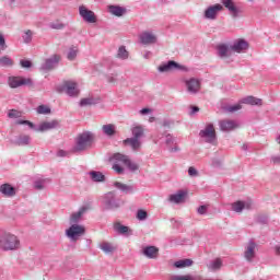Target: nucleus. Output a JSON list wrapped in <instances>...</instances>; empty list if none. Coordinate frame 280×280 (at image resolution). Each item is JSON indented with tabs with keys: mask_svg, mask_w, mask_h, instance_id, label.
Segmentation results:
<instances>
[{
	"mask_svg": "<svg viewBox=\"0 0 280 280\" xmlns=\"http://www.w3.org/2000/svg\"><path fill=\"white\" fill-rule=\"evenodd\" d=\"M93 141H95V136H93L90 131H84L79 133L74 139V145L71 149L72 154H80L82 152H86L93 145Z\"/></svg>",
	"mask_w": 280,
	"mask_h": 280,
	"instance_id": "f257e3e1",
	"label": "nucleus"
},
{
	"mask_svg": "<svg viewBox=\"0 0 280 280\" xmlns=\"http://www.w3.org/2000/svg\"><path fill=\"white\" fill-rule=\"evenodd\" d=\"M0 248L2 250H19L21 241L14 234H4L0 236Z\"/></svg>",
	"mask_w": 280,
	"mask_h": 280,
	"instance_id": "f03ea898",
	"label": "nucleus"
},
{
	"mask_svg": "<svg viewBox=\"0 0 280 280\" xmlns=\"http://www.w3.org/2000/svg\"><path fill=\"white\" fill-rule=\"evenodd\" d=\"M102 205L104 209H107V210L119 209V207H121V203L119 202L117 197H115V192L113 191H109L105 196H103Z\"/></svg>",
	"mask_w": 280,
	"mask_h": 280,
	"instance_id": "7ed1b4c3",
	"label": "nucleus"
},
{
	"mask_svg": "<svg viewBox=\"0 0 280 280\" xmlns=\"http://www.w3.org/2000/svg\"><path fill=\"white\" fill-rule=\"evenodd\" d=\"M128 155H124L121 153H115L112 158L110 161H113V170L116 174H122L124 173V167L121 165H126L128 162Z\"/></svg>",
	"mask_w": 280,
	"mask_h": 280,
	"instance_id": "20e7f679",
	"label": "nucleus"
},
{
	"mask_svg": "<svg viewBox=\"0 0 280 280\" xmlns=\"http://www.w3.org/2000/svg\"><path fill=\"white\" fill-rule=\"evenodd\" d=\"M199 136L206 143H211L212 145H215L217 137H215V128L213 125H207L203 130L199 132Z\"/></svg>",
	"mask_w": 280,
	"mask_h": 280,
	"instance_id": "39448f33",
	"label": "nucleus"
},
{
	"mask_svg": "<svg viewBox=\"0 0 280 280\" xmlns=\"http://www.w3.org/2000/svg\"><path fill=\"white\" fill-rule=\"evenodd\" d=\"M224 8L229 11L232 19H240L244 14V8L234 1H223Z\"/></svg>",
	"mask_w": 280,
	"mask_h": 280,
	"instance_id": "423d86ee",
	"label": "nucleus"
},
{
	"mask_svg": "<svg viewBox=\"0 0 280 280\" xmlns=\"http://www.w3.org/2000/svg\"><path fill=\"white\" fill-rule=\"evenodd\" d=\"M86 230L84 226L80 224H72L67 231L66 235L69 237L72 242H78V238L82 237Z\"/></svg>",
	"mask_w": 280,
	"mask_h": 280,
	"instance_id": "0eeeda50",
	"label": "nucleus"
},
{
	"mask_svg": "<svg viewBox=\"0 0 280 280\" xmlns=\"http://www.w3.org/2000/svg\"><path fill=\"white\" fill-rule=\"evenodd\" d=\"M223 10H224V7H222V4L220 3L210 5L205 11V19H208L210 21H215L220 12H222Z\"/></svg>",
	"mask_w": 280,
	"mask_h": 280,
	"instance_id": "6e6552de",
	"label": "nucleus"
},
{
	"mask_svg": "<svg viewBox=\"0 0 280 280\" xmlns=\"http://www.w3.org/2000/svg\"><path fill=\"white\" fill-rule=\"evenodd\" d=\"M257 244L254 241H249L245 246L244 257L246 261L253 262L257 255Z\"/></svg>",
	"mask_w": 280,
	"mask_h": 280,
	"instance_id": "1a4fd4ad",
	"label": "nucleus"
},
{
	"mask_svg": "<svg viewBox=\"0 0 280 280\" xmlns=\"http://www.w3.org/2000/svg\"><path fill=\"white\" fill-rule=\"evenodd\" d=\"M32 84V79H25L21 77H10L9 86L11 89H19V86H25Z\"/></svg>",
	"mask_w": 280,
	"mask_h": 280,
	"instance_id": "9d476101",
	"label": "nucleus"
},
{
	"mask_svg": "<svg viewBox=\"0 0 280 280\" xmlns=\"http://www.w3.org/2000/svg\"><path fill=\"white\" fill-rule=\"evenodd\" d=\"M60 62V55H54L52 57L45 60L42 65V71H51V69H56L58 63Z\"/></svg>",
	"mask_w": 280,
	"mask_h": 280,
	"instance_id": "9b49d317",
	"label": "nucleus"
},
{
	"mask_svg": "<svg viewBox=\"0 0 280 280\" xmlns=\"http://www.w3.org/2000/svg\"><path fill=\"white\" fill-rule=\"evenodd\" d=\"M79 14L82 16L83 20L86 21V23H97V18L95 16V13L86 7L82 5L79 8Z\"/></svg>",
	"mask_w": 280,
	"mask_h": 280,
	"instance_id": "f8f14e48",
	"label": "nucleus"
},
{
	"mask_svg": "<svg viewBox=\"0 0 280 280\" xmlns=\"http://www.w3.org/2000/svg\"><path fill=\"white\" fill-rule=\"evenodd\" d=\"M63 91H66L67 95H69L70 97H78V95H80L78 83L73 81H66L63 83Z\"/></svg>",
	"mask_w": 280,
	"mask_h": 280,
	"instance_id": "ddd939ff",
	"label": "nucleus"
},
{
	"mask_svg": "<svg viewBox=\"0 0 280 280\" xmlns=\"http://www.w3.org/2000/svg\"><path fill=\"white\" fill-rule=\"evenodd\" d=\"M244 209H253V201H236L232 203V211H235V213H242Z\"/></svg>",
	"mask_w": 280,
	"mask_h": 280,
	"instance_id": "4468645a",
	"label": "nucleus"
},
{
	"mask_svg": "<svg viewBox=\"0 0 280 280\" xmlns=\"http://www.w3.org/2000/svg\"><path fill=\"white\" fill-rule=\"evenodd\" d=\"M156 40V35H154L152 32H143L140 34V42L142 45H154Z\"/></svg>",
	"mask_w": 280,
	"mask_h": 280,
	"instance_id": "2eb2a0df",
	"label": "nucleus"
},
{
	"mask_svg": "<svg viewBox=\"0 0 280 280\" xmlns=\"http://www.w3.org/2000/svg\"><path fill=\"white\" fill-rule=\"evenodd\" d=\"M174 69H180V65L176 61L170 60L168 62L159 66L158 71H160V73H168V71H174Z\"/></svg>",
	"mask_w": 280,
	"mask_h": 280,
	"instance_id": "dca6fc26",
	"label": "nucleus"
},
{
	"mask_svg": "<svg viewBox=\"0 0 280 280\" xmlns=\"http://www.w3.org/2000/svg\"><path fill=\"white\" fill-rule=\"evenodd\" d=\"M218 56L221 58H231L233 56V49L231 46L221 44L217 46Z\"/></svg>",
	"mask_w": 280,
	"mask_h": 280,
	"instance_id": "f3484780",
	"label": "nucleus"
},
{
	"mask_svg": "<svg viewBox=\"0 0 280 280\" xmlns=\"http://www.w3.org/2000/svg\"><path fill=\"white\" fill-rule=\"evenodd\" d=\"M142 255H144V257H148V259H156L159 257V247L145 246L142 249Z\"/></svg>",
	"mask_w": 280,
	"mask_h": 280,
	"instance_id": "a211bd4d",
	"label": "nucleus"
},
{
	"mask_svg": "<svg viewBox=\"0 0 280 280\" xmlns=\"http://www.w3.org/2000/svg\"><path fill=\"white\" fill-rule=\"evenodd\" d=\"M219 126L223 132H229L237 128V122L235 120L224 119L220 120Z\"/></svg>",
	"mask_w": 280,
	"mask_h": 280,
	"instance_id": "6ab92c4d",
	"label": "nucleus"
},
{
	"mask_svg": "<svg viewBox=\"0 0 280 280\" xmlns=\"http://www.w3.org/2000/svg\"><path fill=\"white\" fill-rule=\"evenodd\" d=\"M124 145H128L133 152L141 150V140L137 138H127L122 141Z\"/></svg>",
	"mask_w": 280,
	"mask_h": 280,
	"instance_id": "aec40b11",
	"label": "nucleus"
},
{
	"mask_svg": "<svg viewBox=\"0 0 280 280\" xmlns=\"http://www.w3.org/2000/svg\"><path fill=\"white\" fill-rule=\"evenodd\" d=\"M186 86L188 93L196 94L198 93V91H200V81L194 78L189 79L188 81H186Z\"/></svg>",
	"mask_w": 280,
	"mask_h": 280,
	"instance_id": "412c9836",
	"label": "nucleus"
},
{
	"mask_svg": "<svg viewBox=\"0 0 280 280\" xmlns=\"http://www.w3.org/2000/svg\"><path fill=\"white\" fill-rule=\"evenodd\" d=\"M231 47L232 51H236V54H242V51H246V49H248V43L244 39H238Z\"/></svg>",
	"mask_w": 280,
	"mask_h": 280,
	"instance_id": "4be33fe9",
	"label": "nucleus"
},
{
	"mask_svg": "<svg viewBox=\"0 0 280 280\" xmlns=\"http://www.w3.org/2000/svg\"><path fill=\"white\" fill-rule=\"evenodd\" d=\"M0 191L3 194V196H7L8 198H12V196H16V189L12 187L10 184H2L0 186Z\"/></svg>",
	"mask_w": 280,
	"mask_h": 280,
	"instance_id": "5701e85b",
	"label": "nucleus"
},
{
	"mask_svg": "<svg viewBox=\"0 0 280 280\" xmlns=\"http://www.w3.org/2000/svg\"><path fill=\"white\" fill-rule=\"evenodd\" d=\"M114 231L119 233V235H132V230L126 225L120 224L119 222L114 223Z\"/></svg>",
	"mask_w": 280,
	"mask_h": 280,
	"instance_id": "b1692460",
	"label": "nucleus"
},
{
	"mask_svg": "<svg viewBox=\"0 0 280 280\" xmlns=\"http://www.w3.org/2000/svg\"><path fill=\"white\" fill-rule=\"evenodd\" d=\"M14 145H30V143H32V137H30L28 135H20L16 137V139L14 140Z\"/></svg>",
	"mask_w": 280,
	"mask_h": 280,
	"instance_id": "393cba45",
	"label": "nucleus"
},
{
	"mask_svg": "<svg viewBox=\"0 0 280 280\" xmlns=\"http://www.w3.org/2000/svg\"><path fill=\"white\" fill-rule=\"evenodd\" d=\"M86 211H89V207L83 206L78 212L72 213L70 222L72 224H77V222H80V218L86 213Z\"/></svg>",
	"mask_w": 280,
	"mask_h": 280,
	"instance_id": "a878e982",
	"label": "nucleus"
},
{
	"mask_svg": "<svg viewBox=\"0 0 280 280\" xmlns=\"http://www.w3.org/2000/svg\"><path fill=\"white\" fill-rule=\"evenodd\" d=\"M54 128H58V121L51 120V121H45L39 125V131L45 132L47 130H54Z\"/></svg>",
	"mask_w": 280,
	"mask_h": 280,
	"instance_id": "bb28decb",
	"label": "nucleus"
},
{
	"mask_svg": "<svg viewBox=\"0 0 280 280\" xmlns=\"http://www.w3.org/2000/svg\"><path fill=\"white\" fill-rule=\"evenodd\" d=\"M102 130L106 137H115L117 133V127L113 124L104 125L102 127Z\"/></svg>",
	"mask_w": 280,
	"mask_h": 280,
	"instance_id": "cd10ccee",
	"label": "nucleus"
},
{
	"mask_svg": "<svg viewBox=\"0 0 280 280\" xmlns=\"http://www.w3.org/2000/svg\"><path fill=\"white\" fill-rule=\"evenodd\" d=\"M114 187H116V189H119L120 191H124L125 194H132V191H135V186H129L119 182H115Z\"/></svg>",
	"mask_w": 280,
	"mask_h": 280,
	"instance_id": "c85d7f7f",
	"label": "nucleus"
},
{
	"mask_svg": "<svg viewBox=\"0 0 280 280\" xmlns=\"http://www.w3.org/2000/svg\"><path fill=\"white\" fill-rule=\"evenodd\" d=\"M109 12L110 14H114V16H124L126 14V8L118 5H109Z\"/></svg>",
	"mask_w": 280,
	"mask_h": 280,
	"instance_id": "c756f323",
	"label": "nucleus"
},
{
	"mask_svg": "<svg viewBox=\"0 0 280 280\" xmlns=\"http://www.w3.org/2000/svg\"><path fill=\"white\" fill-rule=\"evenodd\" d=\"M242 104H250V106H261V100L254 96H247L243 98Z\"/></svg>",
	"mask_w": 280,
	"mask_h": 280,
	"instance_id": "7c9ffc66",
	"label": "nucleus"
},
{
	"mask_svg": "<svg viewBox=\"0 0 280 280\" xmlns=\"http://www.w3.org/2000/svg\"><path fill=\"white\" fill-rule=\"evenodd\" d=\"M90 176L94 183H104V180L106 179V176H104L102 172L97 171L90 172Z\"/></svg>",
	"mask_w": 280,
	"mask_h": 280,
	"instance_id": "2f4dec72",
	"label": "nucleus"
},
{
	"mask_svg": "<svg viewBox=\"0 0 280 280\" xmlns=\"http://www.w3.org/2000/svg\"><path fill=\"white\" fill-rule=\"evenodd\" d=\"M208 268L212 271L215 272L222 268V258H217L208 264Z\"/></svg>",
	"mask_w": 280,
	"mask_h": 280,
	"instance_id": "473e14b6",
	"label": "nucleus"
},
{
	"mask_svg": "<svg viewBox=\"0 0 280 280\" xmlns=\"http://www.w3.org/2000/svg\"><path fill=\"white\" fill-rule=\"evenodd\" d=\"M131 133L133 139H138L141 141V137L144 135L143 126H136L131 129Z\"/></svg>",
	"mask_w": 280,
	"mask_h": 280,
	"instance_id": "72a5a7b5",
	"label": "nucleus"
},
{
	"mask_svg": "<svg viewBox=\"0 0 280 280\" xmlns=\"http://www.w3.org/2000/svg\"><path fill=\"white\" fill-rule=\"evenodd\" d=\"M194 265V260L186 258L174 262L175 268H189Z\"/></svg>",
	"mask_w": 280,
	"mask_h": 280,
	"instance_id": "f704fd0d",
	"label": "nucleus"
},
{
	"mask_svg": "<svg viewBox=\"0 0 280 280\" xmlns=\"http://www.w3.org/2000/svg\"><path fill=\"white\" fill-rule=\"evenodd\" d=\"M94 104H100V98L85 97L80 101V106H94Z\"/></svg>",
	"mask_w": 280,
	"mask_h": 280,
	"instance_id": "c9c22d12",
	"label": "nucleus"
},
{
	"mask_svg": "<svg viewBox=\"0 0 280 280\" xmlns=\"http://www.w3.org/2000/svg\"><path fill=\"white\" fill-rule=\"evenodd\" d=\"M100 248L101 250H103V253H113L116 250V247L113 246V244L108 243V242H103L100 244Z\"/></svg>",
	"mask_w": 280,
	"mask_h": 280,
	"instance_id": "e433bc0d",
	"label": "nucleus"
},
{
	"mask_svg": "<svg viewBox=\"0 0 280 280\" xmlns=\"http://www.w3.org/2000/svg\"><path fill=\"white\" fill-rule=\"evenodd\" d=\"M183 200H185V192L183 191L170 196V201L175 202L176 205H179V202H183Z\"/></svg>",
	"mask_w": 280,
	"mask_h": 280,
	"instance_id": "4c0bfd02",
	"label": "nucleus"
},
{
	"mask_svg": "<svg viewBox=\"0 0 280 280\" xmlns=\"http://www.w3.org/2000/svg\"><path fill=\"white\" fill-rule=\"evenodd\" d=\"M128 56H130V54L126 49V46H120L117 51V58L120 60H128Z\"/></svg>",
	"mask_w": 280,
	"mask_h": 280,
	"instance_id": "58836bf2",
	"label": "nucleus"
},
{
	"mask_svg": "<svg viewBox=\"0 0 280 280\" xmlns=\"http://www.w3.org/2000/svg\"><path fill=\"white\" fill-rule=\"evenodd\" d=\"M14 60L10 58L9 56H3L0 58V67H13Z\"/></svg>",
	"mask_w": 280,
	"mask_h": 280,
	"instance_id": "ea45409f",
	"label": "nucleus"
},
{
	"mask_svg": "<svg viewBox=\"0 0 280 280\" xmlns=\"http://www.w3.org/2000/svg\"><path fill=\"white\" fill-rule=\"evenodd\" d=\"M47 183H51V179L47 178V179H38L34 183V187L35 189H45V185H47Z\"/></svg>",
	"mask_w": 280,
	"mask_h": 280,
	"instance_id": "a19ab883",
	"label": "nucleus"
},
{
	"mask_svg": "<svg viewBox=\"0 0 280 280\" xmlns=\"http://www.w3.org/2000/svg\"><path fill=\"white\" fill-rule=\"evenodd\" d=\"M171 280H202V278L201 277L194 278L187 275V276H172Z\"/></svg>",
	"mask_w": 280,
	"mask_h": 280,
	"instance_id": "79ce46f5",
	"label": "nucleus"
},
{
	"mask_svg": "<svg viewBox=\"0 0 280 280\" xmlns=\"http://www.w3.org/2000/svg\"><path fill=\"white\" fill-rule=\"evenodd\" d=\"M77 57H78V47L77 46H71L69 48L67 58H68V60H73Z\"/></svg>",
	"mask_w": 280,
	"mask_h": 280,
	"instance_id": "37998d69",
	"label": "nucleus"
},
{
	"mask_svg": "<svg viewBox=\"0 0 280 280\" xmlns=\"http://www.w3.org/2000/svg\"><path fill=\"white\" fill-rule=\"evenodd\" d=\"M36 110L38 115H49L51 113V108L47 105H39Z\"/></svg>",
	"mask_w": 280,
	"mask_h": 280,
	"instance_id": "c03bdc74",
	"label": "nucleus"
},
{
	"mask_svg": "<svg viewBox=\"0 0 280 280\" xmlns=\"http://www.w3.org/2000/svg\"><path fill=\"white\" fill-rule=\"evenodd\" d=\"M225 110L226 113H237V110H242V104L226 106Z\"/></svg>",
	"mask_w": 280,
	"mask_h": 280,
	"instance_id": "a18cd8bd",
	"label": "nucleus"
},
{
	"mask_svg": "<svg viewBox=\"0 0 280 280\" xmlns=\"http://www.w3.org/2000/svg\"><path fill=\"white\" fill-rule=\"evenodd\" d=\"M125 165L128 167V170H130V172H137V170H139V165L130 161V158L127 160Z\"/></svg>",
	"mask_w": 280,
	"mask_h": 280,
	"instance_id": "49530a36",
	"label": "nucleus"
},
{
	"mask_svg": "<svg viewBox=\"0 0 280 280\" xmlns=\"http://www.w3.org/2000/svg\"><path fill=\"white\" fill-rule=\"evenodd\" d=\"M32 36H34V33L31 30H27L24 32V35L22 36L24 43H32Z\"/></svg>",
	"mask_w": 280,
	"mask_h": 280,
	"instance_id": "de8ad7c7",
	"label": "nucleus"
},
{
	"mask_svg": "<svg viewBox=\"0 0 280 280\" xmlns=\"http://www.w3.org/2000/svg\"><path fill=\"white\" fill-rule=\"evenodd\" d=\"M21 112L16 110V109H10L8 113V117L10 119H19V117H21Z\"/></svg>",
	"mask_w": 280,
	"mask_h": 280,
	"instance_id": "09e8293b",
	"label": "nucleus"
},
{
	"mask_svg": "<svg viewBox=\"0 0 280 280\" xmlns=\"http://www.w3.org/2000/svg\"><path fill=\"white\" fill-rule=\"evenodd\" d=\"M49 27L51 30H65V24H62L61 22L57 21V22H51L49 24Z\"/></svg>",
	"mask_w": 280,
	"mask_h": 280,
	"instance_id": "8fccbe9b",
	"label": "nucleus"
},
{
	"mask_svg": "<svg viewBox=\"0 0 280 280\" xmlns=\"http://www.w3.org/2000/svg\"><path fill=\"white\" fill-rule=\"evenodd\" d=\"M148 212L145 210H138L137 212V219L138 220H147Z\"/></svg>",
	"mask_w": 280,
	"mask_h": 280,
	"instance_id": "3c124183",
	"label": "nucleus"
},
{
	"mask_svg": "<svg viewBox=\"0 0 280 280\" xmlns=\"http://www.w3.org/2000/svg\"><path fill=\"white\" fill-rule=\"evenodd\" d=\"M18 126H30V128H34V125L30 120H16Z\"/></svg>",
	"mask_w": 280,
	"mask_h": 280,
	"instance_id": "603ef678",
	"label": "nucleus"
},
{
	"mask_svg": "<svg viewBox=\"0 0 280 280\" xmlns=\"http://www.w3.org/2000/svg\"><path fill=\"white\" fill-rule=\"evenodd\" d=\"M20 65L21 67H23V69H30L32 67V61L22 59L20 61Z\"/></svg>",
	"mask_w": 280,
	"mask_h": 280,
	"instance_id": "864d4df0",
	"label": "nucleus"
},
{
	"mask_svg": "<svg viewBox=\"0 0 280 280\" xmlns=\"http://www.w3.org/2000/svg\"><path fill=\"white\" fill-rule=\"evenodd\" d=\"M0 49L5 50L8 49V46L5 45V37H3V34L0 33Z\"/></svg>",
	"mask_w": 280,
	"mask_h": 280,
	"instance_id": "5fc2aeb1",
	"label": "nucleus"
},
{
	"mask_svg": "<svg viewBox=\"0 0 280 280\" xmlns=\"http://www.w3.org/2000/svg\"><path fill=\"white\" fill-rule=\"evenodd\" d=\"M209 209V207L207 206H200L198 209H197V213H199V215H205L207 213V210Z\"/></svg>",
	"mask_w": 280,
	"mask_h": 280,
	"instance_id": "6e6d98bb",
	"label": "nucleus"
},
{
	"mask_svg": "<svg viewBox=\"0 0 280 280\" xmlns=\"http://www.w3.org/2000/svg\"><path fill=\"white\" fill-rule=\"evenodd\" d=\"M270 161L273 163V165H280V155H272Z\"/></svg>",
	"mask_w": 280,
	"mask_h": 280,
	"instance_id": "4d7b16f0",
	"label": "nucleus"
},
{
	"mask_svg": "<svg viewBox=\"0 0 280 280\" xmlns=\"http://www.w3.org/2000/svg\"><path fill=\"white\" fill-rule=\"evenodd\" d=\"M166 145H174V137L172 135H167L165 139Z\"/></svg>",
	"mask_w": 280,
	"mask_h": 280,
	"instance_id": "13d9d810",
	"label": "nucleus"
},
{
	"mask_svg": "<svg viewBox=\"0 0 280 280\" xmlns=\"http://www.w3.org/2000/svg\"><path fill=\"white\" fill-rule=\"evenodd\" d=\"M69 154H71V152L69 151H65V150L57 151V156H60V158L69 156Z\"/></svg>",
	"mask_w": 280,
	"mask_h": 280,
	"instance_id": "bf43d9fd",
	"label": "nucleus"
},
{
	"mask_svg": "<svg viewBox=\"0 0 280 280\" xmlns=\"http://www.w3.org/2000/svg\"><path fill=\"white\" fill-rule=\"evenodd\" d=\"M188 174L189 176H198V171L194 166H190L188 168Z\"/></svg>",
	"mask_w": 280,
	"mask_h": 280,
	"instance_id": "052dcab7",
	"label": "nucleus"
},
{
	"mask_svg": "<svg viewBox=\"0 0 280 280\" xmlns=\"http://www.w3.org/2000/svg\"><path fill=\"white\" fill-rule=\"evenodd\" d=\"M107 82L110 84H114V82H117V74H110L107 77Z\"/></svg>",
	"mask_w": 280,
	"mask_h": 280,
	"instance_id": "680f3d73",
	"label": "nucleus"
},
{
	"mask_svg": "<svg viewBox=\"0 0 280 280\" xmlns=\"http://www.w3.org/2000/svg\"><path fill=\"white\" fill-rule=\"evenodd\" d=\"M149 113H152V109H150V108H142L140 110V115H148Z\"/></svg>",
	"mask_w": 280,
	"mask_h": 280,
	"instance_id": "e2e57ef3",
	"label": "nucleus"
},
{
	"mask_svg": "<svg viewBox=\"0 0 280 280\" xmlns=\"http://www.w3.org/2000/svg\"><path fill=\"white\" fill-rule=\"evenodd\" d=\"M200 108L198 106H191V115L198 113Z\"/></svg>",
	"mask_w": 280,
	"mask_h": 280,
	"instance_id": "0e129e2a",
	"label": "nucleus"
},
{
	"mask_svg": "<svg viewBox=\"0 0 280 280\" xmlns=\"http://www.w3.org/2000/svg\"><path fill=\"white\" fill-rule=\"evenodd\" d=\"M275 253L276 255L280 256V246L275 247Z\"/></svg>",
	"mask_w": 280,
	"mask_h": 280,
	"instance_id": "69168bd1",
	"label": "nucleus"
},
{
	"mask_svg": "<svg viewBox=\"0 0 280 280\" xmlns=\"http://www.w3.org/2000/svg\"><path fill=\"white\" fill-rule=\"evenodd\" d=\"M150 56H152V52L147 51L145 55H144V58H150Z\"/></svg>",
	"mask_w": 280,
	"mask_h": 280,
	"instance_id": "338daca9",
	"label": "nucleus"
},
{
	"mask_svg": "<svg viewBox=\"0 0 280 280\" xmlns=\"http://www.w3.org/2000/svg\"><path fill=\"white\" fill-rule=\"evenodd\" d=\"M276 141H277V143H279V145H280V135L277 137Z\"/></svg>",
	"mask_w": 280,
	"mask_h": 280,
	"instance_id": "774afa93",
	"label": "nucleus"
}]
</instances>
